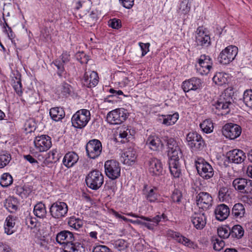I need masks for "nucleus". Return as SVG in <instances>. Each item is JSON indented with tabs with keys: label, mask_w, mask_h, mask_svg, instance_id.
Here are the masks:
<instances>
[{
	"label": "nucleus",
	"mask_w": 252,
	"mask_h": 252,
	"mask_svg": "<svg viewBox=\"0 0 252 252\" xmlns=\"http://www.w3.org/2000/svg\"><path fill=\"white\" fill-rule=\"evenodd\" d=\"M168 148L169 168L171 175L175 178H179L181 174L180 158L182 157V152L176 140L173 138L165 139Z\"/></svg>",
	"instance_id": "nucleus-1"
},
{
	"label": "nucleus",
	"mask_w": 252,
	"mask_h": 252,
	"mask_svg": "<svg viewBox=\"0 0 252 252\" xmlns=\"http://www.w3.org/2000/svg\"><path fill=\"white\" fill-rule=\"evenodd\" d=\"M56 241L64 245V252H82L83 247L81 243L74 242V237L72 232L64 230L56 236Z\"/></svg>",
	"instance_id": "nucleus-2"
},
{
	"label": "nucleus",
	"mask_w": 252,
	"mask_h": 252,
	"mask_svg": "<svg viewBox=\"0 0 252 252\" xmlns=\"http://www.w3.org/2000/svg\"><path fill=\"white\" fill-rule=\"evenodd\" d=\"M232 98L226 93H222L217 99L211 102L212 111L218 115H225L230 111Z\"/></svg>",
	"instance_id": "nucleus-3"
},
{
	"label": "nucleus",
	"mask_w": 252,
	"mask_h": 252,
	"mask_svg": "<svg viewBox=\"0 0 252 252\" xmlns=\"http://www.w3.org/2000/svg\"><path fill=\"white\" fill-rule=\"evenodd\" d=\"M91 119L90 112L85 109L77 111L72 117V126L76 128L82 129L85 127Z\"/></svg>",
	"instance_id": "nucleus-4"
},
{
	"label": "nucleus",
	"mask_w": 252,
	"mask_h": 252,
	"mask_svg": "<svg viewBox=\"0 0 252 252\" xmlns=\"http://www.w3.org/2000/svg\"><path fill=\"white\" fill-rule=\"evenodd\" d=\"M188 146L192 152H198L203 150L205 144L202 136L196 132H190L186 136Z\"/></svg>",
	"instance_id": "nucleus-5"
},
{
	"label": "nucleus",
	"mask_w": 252,
	"mask_h": 252,
	"mask_svg": "<svg viewBox=\"0 0 252 252\" xmlns=\"http://www.w3.org/2000/svg\"><path fill=\"white\" fill-rule=\"evenodd\" d=\"M195 164L198 174L204 179L211 178L214 174V169L210 164L202 158H198Z\"/></svg>",
	"instance_id": "nucleus-6"
},
{
	"label": "nucleus",
	"mask_w": 252,
	"mask_h": 252,
	"mask_svg": "<svg viewBox=\"0 0 252 252\" xmlns=\"http://www.w3.org/2000/svg\"><path fill=\"white\" fill-rule=\"evenodd\" d=\"M103 182V175L101 172L97 170L90 172L86 177L87 186L94 190H97L100 188Z\"/></svg>",
	"instance_id": "nucleus-7"
},
{
	"label": "nucleus",
	"mask_w": 252,
	"mask_h": 252,
	"mask_svg": "<svg viewBox=\"0 0 252 252\" xmlns=\"http://www.w3.org/2000/svg\"><path fill=\"white\" fill-rule=\"evenodd\" d=\"M238 49L234 45H230L223 49L218 58L219 63L227 64L233 61L238 54Z\"/></svg>",
	"instance_id": "nucleus-8"
},
{
	"label": "nucleus",
	"mask_w": 252,
	"mask_h": 252,
	"mask_svg": "<svg viewBox=\"0 0 252 252\" xmlns=\"http://www.w3.org/2000/svg\"><path fill=\"white\" fill-rule=\"evenodd\" d=\"M68 210L67 204L63 201L53 203L49 208L51 216L56 219H62L65 217L67 214Z\"/></svg>",
	"instance_id": "nucleus-9"
},
{
	"label": "nucleus",
	"mask_w": 252,
	"mask_h": 252,
	"mask_svg": "<svg viewBox=\"0 0 252 252\" xmlns=\"http://www.w3.org/2000/svg\"><path fill=\"white\" fill-rule=\"evenodd\" d=\"M106 175L112 180H115L120 176L121 166L119 162L114 159L108 160L104 164Z\"/></svg>",
	"instance_id": "nucleus-10"
},
{
	"label": "nucleus",
	"mask_w": 252,
	"mask_h": 252,
	"mask_svg": "<svg viewBox=\"0 0 252 252\" xmlns=\"http://www.w3.org/2000/svg\"><path fill=\"white\" fill-rule=\"evenodd\" d=\"M197 63L198 65L196 66L197 70L202 75H207L212 68L213 63L209 56L201 55L198 59Z\"/></svg>",
	"instance_id": "nucleus-11"
},
{
	"label": "nucleus",
	"mask_w": 252,
	"mask_h": 252,
	"mask_svg": "<svg viewBox=\"0 0 252 252\" xmlns=\"http://www.w3.org/2000/svg\"><path fill=\"white\" fill-rule=\"evenodd\" d=\"M86 150L89 158L95 159L97 158L101 153V143L97 139L91 140L86 144Z\"/></svg>",
	"instance_id": "nucleus-12"
},
{
	"label": "nucleus",
	"mask_w": 252,
	"mask_h": 252,
	"mask_svg": "<svg viewBox=\"0 0 252 252\" xmlns=\"http://www.w3.org/2000/svg\"><path fill=\"white\" fill-rule=\"evenodd\" d=\"M166 216L164 214L158 215L153 218L140 216V219L148 222H144L140 220H137V221L135 222L137 224L142 225L147 227L149 230H153L154 229L155 227L157 226L159 222L161 221V219L164 220Z\"/></svg>",
	"instance_id": "nucleus-13"
},
{
	"label": "nucleus",
	"mask_w": 252,
	"mask_h": 252,
	"mask_svg": "<svg viewBox=\"0 0 252 252\" xmlns=\"http://www.w3.org/2000/svg\"><path fill=\"white\" fill-rule=\"evenodd\" d=\"M127 116L123 109H116L109 112L107 115V121L112 125L120 124L125 121Z\"/></svg>",
	"instance_id": "nucleus-14"
},
{
	"label": "nucleus",
	"mask_w": 252,
	"mask_h": 252,
	"mask_svg": "<svg viewBox=\"0 0 252 252\" xmlns=\"http://www.w3.org/2000/svg\"><path fill=\"white\" fill-rule=\"evenodd\" d=\"M241 132V127L239 126L232 123L225 124L222 128V134L230 139H235L238 137Z\"/></svg>",
	"instance_id": "nucleus-15"
},
{
	"label": "nucleus",
	"mask_w": 252,
	"mask_h": 252,
	"mask_svg": "<svg viewBox=\"0 0 252 252\" xmlns=\"http://www.w3.org/2000/svg\"><path fill=\"white\" fill-rule=\"evenodd\" d=\"M34 144L38 151L40 152L46 151L51 147V139L46 135L38 136L34 140Z\"/></svg>",
	"instance_id": "nucleus-16"
},
{
	"label": "nucleus",
	"mask_w": 252,
	"mask_h": 252,
	"mask_svg": "<svg viewBox=\"0 0 252 252\" xmlns=\"http://www.w3.org/2000/svg\"><path fill=\"white\" fill-rule=\"evenodd\" d=\"M148 171L152 176H159L164 173L161 161L157 158H151L148 161Z\"/></svg>",
	"instance_id": "nucleus-17"
},
{
	"label": "nucleus",
	"mask_w": 252,
	"mask_h": 252,
	"mask_svg": "<svg viewBox=\"0 0 252 252\" xmlns=\"http://www.w3.org/2000/svg\"><path fill=\"white\" fill-rule=\"evenodd\" d=\"M196 200L198 206L203 210H207L212 205V197L206 192H200L198 193L196 196Z\"/></svg>",
	"instance_id": "nucleus-18"
},
{
	"label": "nucleus",
	"mask_w": 252,
	"mask_h": 252,
	"mask_svg": "<svg viewBox=\"0 0 252 252\" xmlns=\"http://www.w3.org/2000/svg\"><path fill=\"white\" fill-rule=\"evenodd\" d=\"M99 77L96 72L94 71H86L82 80L84 86L91 88L95 87L98 82Z\"/></svg>",
	"instance_id": "nucleus-19"
},
{
	"label": "nucleus",
	"mask_w": 252,
	"mask_h": 252,
	"mask_svg": "<svg viewBox=\"0 0 252 252\" xmlns=\"http://www.w3.org/2000/svg\"><path fill=\"white\" fill-rule=\"evenodd\" d=\"M137 157L136 150L134 148L130 147L126 149L122 154L121 160L125 164L132 165L135 163Z\"/></svg>",
	"instance_id": "nucleus-20"
},
{
	"label": "nucleus",
	"mask_w": 252,
	"mask_h": 252,
	"mask_svg": "<svg viewBox=\"0 0 252 252\" xmlns=\"http://www.w3.org/2000/svg\"><path fill=\"white\" fill-rule=\"evenodd\" d=\"M245 154L239 149H234L226 153V158L229 162L236 164L241 163L246 158Z\"/></svg>",
	"instance_id": "nucleus-21"
},
{
	"label": "nucleus",
	"mask_w": 252,
	"mask_h": 252,
	"mask_svg": "<svg viewBox=\"0 0 252 252\" xmlns=\"http://www.w3.org/2000/svg\"><path fill=\"white\" fill-rule=\"evenodd\" d=\"M145 198L150 202H156L159 196L158 189L153 186L145 185L142 190Z\"/></svg>",
	"instance_id": "nucleus-22"
},
{
	"label": "nucleus",
	"mask_w": 252,
	"mask_h": 252,
	"mask_svg": "<svg viewBox=\"0 0 252 252\" xmlns=\"http://www.w3.org/2000/svg\"><path fill=\"white\" fill-rule=\"evenodd\" d=\"M195 42L198 46L208 47L211 44L210 36L205 33L201 27L197 29Z\"/></svg>",
	"instance_id": "nucleus-23"
},
{
	"label": "nucleus",
	"mask_w": 252,
	"mask_h": 252,
	"mask_svg": "<svg viewBox=\"0 0 252 252\" xmlns=\"http://www.w3.org/2000/svg\"><path fill=\"white\" fill-rule=\"evenodd\" d=\"M201 87V79L192 77L190 79L184 81L182 85V88L185 92L190 91H195Z\"/></svg>",
	"instance_id": "nucleus-24"
},
{
	"label": "nucleus",
	"mask_w": 252,
	"mask_h": 252,
	"mask_svg": "<svg viewBox=\"0 0 252 252\" xmlns=\"http://www.w3.org/2000/svg\"><path fill=\"white\" fill-rule=\"evenodd\" d=\"M216 219L220 221H223L226 219L230 214L229 207L224 204L218 205L214 210Z\"/></svg>",
	"instance_id": "nucleus-25"
},
{
	"label": "nucleus",
	"mask_w": 252,
	"mask_h": 252,
	"mask_svg": "<svg viewBox=\"0 0 252 252\" xmlns=\"http://www.w3.org/2000/svg\"><path fill=\"white\" fill-rule=\"evenodd\" d=\"M146 145L154 151H159L163 147L160 139L156 135H150L146 140Z\"/></svg>",
	"instance_id": "nucleus-26"
},
{
	"label": "nucleus",
	"mask_w": 252,
	"mask_h": 252,
	"mask_svg": "<svg viewBox=\"0 0 252 252\" xmlns=\"http://www.w3.org/2000/svg\"><path fill=\"white\" fill-rule=\"evenodd\" d=\"M17 220L18 217L14 215H10L6 217L4 226L5 233L11 235L16 231L15 225Z\"/></svg>",
	"instance_id": "nucleus-27"
},
{
	"label": "nucleus",
	"mask_w": 252,
	"mask_h": 252,
	"mask_svg": "<svg viewBox=\"0 0 252 252\" xmlns=\"http://www.w3.org/2000/svg\"><path fill=\"white\" fill-rule=\"evenodd\" d=\"M191 221L194 226L197 229H202L206 223V217L204 213H195L191 217Z\"/></svg>",
	"instance_id": "nucleus-28"
},
{
	"label": "nucleus",
	"mask_w": 252,
	"mask_h": 252,
	"mask_svg": "<svg viewBox=\"0 0 252 252\" xmlns=\"http://www.w3.org/2000/svg\"><path fill=\"white\" fill-rule=\"evenodd\" d=\"M167 234L168 236L174 239L178 243H181L186 246L191 247L193 245V243L190 240L182 236L179 232L169 230Z\"/></svg>",
	"instance_id": "nucleus-29"
},
{
	"label": "nucleus",
	"mask_w": 252,
	"mask_h": 252,
	"mask_svg": "<svg viewBox=\"0 0 252 252\" xmlns=\"http://www.w3.org/2000/svg\"><path fill=\"white\" fill-rule=\"evenodd\" d=\"M78 159L79 156L76 153L70 152L65 155L63 162L64 166L70 168L74 165Z\"/></svg>",
	"instance_id": "nucleus-30"
},
{
	"label": "nucleus",
	"mask_w": 252,
	"mask_h": 252,
	"mask_svg": "<svg viewBox=\"0 0 252 252\" xmlns=\"http://www.w3.org/2000/svg\"><path fill=\"white\" fill-rule=\"evenodd\" d=\"M23 100L30 104L37 103L39 95L38 94L32 89H28L24 94Z\"/></svg>",
	"instance_id": "nucleus-31"
},
{
	"label": "nucleus",
	"mask_w": 252,
	"mask_h": 252,
	"mask_svg": "<svg viewBox=\"0 0 252 252\" xmlns=\"http://www.w3.org/2000/svg\"><path fill=\"white\" fill-rule=\"evenodd\" d=\"M43 26V28L40 30L41 36L46 39L49 37L51 32L54 30V24L53 20H45Z\"/></svg>",
	"instance_id": "nucleus-32"
},
{
	"label": "nucleus",
	"mask_w": 252,
	"mask_h": 252,
	"mask_svg": "<svg viewBox=\"0 0 252 252\" xmlns=\"http://www.w3.org/2000/svg\"><path fill=\"white\" fill-rule=\"evenodd\" d=\"M231 215L235 219L241 220L246 215L244 205L242 203L235 204L232 209Z\"/></svg>",
	"instance_id": "nucleus-33"
},
{
	"label": "nucleus",
	"mask_w": 252,
	"mask_h": 252,
	"mask_svg": "<svg viewBox=\"0 0 252 252\" xmlns=\"http://www.w3.org/2000/svg\"><path fill=\"white\" fill-rule=\"evenodd\" d=\"M56 93L62 97H67L72 93V87L66 82L62 83L57 89Z\"/></svg>",
	"instance_id": "nucleus-34"
},
{
	"label": "nucleus",
	"mask_w": 252,
	"mask_h": 252,
	"mask_svg": "<svg viewBox=\"0 0 252 252\" xmlns=\"http://www.w3.org/2000/svg\"><path fill=\"white\" fill-rule=\"evenodd\" d=\"M49 113L52 119L56 122L61 120L65 116L63 109L58 107L51 108Z\"/></svg>",
	"instance_id": "nucleus-35"
},
{
	"label": "nucleus",
	"mask_w": 252,
	"mask_h": 252,
	"mask_svg": "<svg viewBox=\"0 0 252 252\" xmlns=\"http://www.w3.org/2000/svg\"><path fill=\"white\" fill-rule=\"evenodd\" d=\"M247 179L245 178H236L232 183V185L236 190L243 193H246V185Z\"/></svg>",
	"instance_id": "nucleus-36"
},
{
	"label": "nucleus",
	"mask_w": 252,
	"mask_h": 252,
	"mask_svg": "<svg viewBox=\"0 0 252 252\" xmlns=\"http://www.w3.org/2000/svg\"><path fill=\"white\" fill-rule=\"evenodd\" d=\"M32 190V188L31 186L26 185L23 186H17L15 189L16 194L22 198H27L31 193Z\"/></svg>",
	"instance_id": "nucleus-37"
},
{
	"label": "nucleus",
	"mask_w": 252,
	"mask_h": 252,
	"mask_svg": "<svg viewBox=\"0 0 252 252\" xmlns=\"http://www.w3.org/2000/svg\"><path fill=\"white\" fill-rule=\"evenodd\" d=\"M228 74L222 72H217L213 78V81L219 86H222L227 82Z\"/></svg>",
	"instance_id": "nucleus-38"
},
{
	"label": "nucleus",
	"mask_w": 252,
	"mask_h": 252,
	"mask_svg": "<svg viewBox=\"0 0 252 252\" xmlns=\"http://www.w3.org/2000/svg\"><path fill=\"white\" fill-rule=\"evenodd\" d=\"M33 213L35 216L39 218H44L46 217L47 211L44 204L40 202L37 203L34 207Z\"/></svg>",
	"instance_id": "nucleus-39"
},
{
	"label": "nucleus",
	"mask_w": 252,
	"mask_h": 252,
	"mask_svg": "<svg viewBox=\"0 0 252 252\" xmlns=\"http://www.w3.org/2000/svg\"><path fill=\"white\" fill-rule=\"evenodd\" d=\"M162 117L163 118L162 124L169 126L174 125L177 121L179 119V114L176 112L173 114L164 115Z\"/></svg>",
	"instance_id": "nucleus-40"
},
{
	"label": "nucleus",
	"mask_w": 252,
	"mask_h": 252,
	"mask_svg": "<svg viewBox=\"0 0 252 252\" xmlns=\"http://www.w3.org/2000/svg\"><path fill=\"white\" fill-rule=\"evenodd\" d=\"M36 128V123L34 119L27 120L24 125L23 129L26 133L33 132Z\"/></svg>",
	"instance_id": "nucleus-41"
},
{
	"label": "nucleus",
	"mask_w": 252,
	"mask_h": 252,
	"mask_svg": "<svg viewBox=\"0 0 252 252\" xmlns=\"http://www.w3.org/2000/svg\"><path fill=\"white\" fill-rule=\"evenodd\" d=\"M199 126L202 131L206 133L212 132L214 129L213 123L210 119L204 120Z\"/></svg>",
	"instance_id": "nucleus-42"
},
{
	"label": "nucleus",
	"mask_w": 252,
	"mask_h": 252,
	"mask_svg": "<svg viewBox=\"0 0 252 252\" xmlns=\"http://www.w3.org/2000/svg\"><path fill=\"white\" fill-rule=\"evenodd\" d=\"M218 198L221 202H228L230 199V191L227 188H221L218 193Z\"/></svg>",
	"instance_id": "nucleus-43"
},
{
	"label": "nucleus",
	"mask_w": 252,
	"mask_h": 252,
	"mask_svg": "<svg viewBox=\"0 0 252 252\" xmlns=\"http://www.w3.org/2000/svg\"><path fill=\"white\" fill-rule=\"evenodd\" d=\"M230 236L233 238L240 239L244 233V230L243 227L240 225H235L230 229Z\"/></svg>",
	"instance_id": "nucleus-44"
},
{
	"label": "nucleus",
	"mask_w": 252,
	"mask_h": 252,
	"mask_svg": "<svg viewBox=\"0 0 252 252\" xmlns=\"http://www.w3.org/2000/svg\"><path fill=\"white\" fill-rule=\"evenodd\" d=\"M4 206L10 212L16 211L18 208L17 200L11 197L6 199Z\"/></svg>",
	"instance_id": "nucleus-45"
},
{
	"label": "nucleus",
	"mask_w": 252,
	"mask_h": 252,
	"mask_svg": "<svg viewBox=\"0 0 252 252\" xmlns=\"http://www.w3.org/2000/svg\"><path fill=\"white\" fill-rule=\"evenodd\" d=\"M68 225L75 230H78L83 226V222L82 220L75 217H71L69 218L68 221Z\"/></svg>",
	"instance_id": "nucleus-46"
},
{
	"label": "nucleus",
	"mask_w": 252,
	"mask_h": 252,
	"mask_svg": "<svg viewBox=\"0 0 252 252\" xmlns=\"http://www.w3.org/2000/svg\"><path fill=\"white\" fill-rule=\"evenodd\" d=\"M21 75L20 74L18 75L17 77H15V80H13V88L14 89L16 94L19 96H22V85L21 83V80L20 79Z\"/></svg>",
	"instance_id": "nucleus-47"
},
{
	"label": "nucleus",
	"mask_w": 252,
	"mask_h": 252,
	"mask_svg": "<svg viewBox=\"0 0 252 252\" xmlns=\"http://www.w3.org/2000/svg\"><path fill=\"white\" fill-rule=\"evenodd\" d=\"M11 159L10 154L2 151L0 153V168H3L8 164Z\"/></svg>",
	"instance_id": "nucleus-48"
},
{
	"label": "nucleus",
	"mask_w": 252,
	"mask_h": 252,
	"mask_svg": "<svg viewBox=\"0 0 252 252\" xmlns=\"http://www.w3.org/2000/svg\"><path fill=\"white\" fill-rule=\"evenodd\" d=\"M13 179L11 175L8 173L3 174L1 177L0 184L3 187H7L12 184Z\"/></svg>",
	"instance_id": "nucleus-49"
},
{
	"label": "nucleus",
	"mask_w": 252,
	"mask_h": 252,
	"mask_svg": "<svg viewBox=\"0 0 252 252\" xmlns=\"http://www.w3.org/2000/svg\"><path fill=\"white\" fill-rule=\"evenodd\" d=\"M218 234L220 238H227L231 234L230 228L224 225L218 228Z\"/></svg>",
	"instance_id": "nucleus-50"
},
{
	"label": "nucleus",
	"mask_w": 252,
	"mask_h": 252,
	"mask_svg": "<svg viewBox=\"0 0 252 252\" xmlns=\"http://www.w3.org/2000/svg\"><path fill=\"white\" fill-rule=\"evenodd\" d=\"M243 101L248 107L252 109V90H247L244 93Z\"/></svg>",
	"instance_id": "nucleus-51"
},
{
	"label": "nucleus",
	"mask_w": 252,
	"mask_h": 252,
	"mask_svg": "<svg viewBox=\"0 0 252 252\" xmlns=\"http://www.w3.org/2000/svg\"><path fill=\"white\" fill-rule=\"evenodd\" d=\"M114 248L119 251H124L128 247V243L124 239H119L113 243Z\"/></svg>",
	"instance_id": "nucleus-52"
},
{
	"label": "nucleus",
	"mask_w": 252,
	"mask_h": 252,
	"mask_svg": "<svg viewBox=\"0 0 252 252\" xmlns=\"http://www.w3.org/2000/svg\"><path fill=\"white\" fill-rule=\"evenodd\" d=\"M52 63L54 64L55 66L57 68L58 71L57 74L60 77H62L64 73V63H63L60 59H57L55 60Z\"/></svg>",
	"instance_id": "nucleus-53"
},
{
	"label": "nucleus",
	"mask_w": 252,
	"mask_h": 252,
	"mask_svg": "<svg viewBox=\"0 0 252 252\" xmlns=\"http://www.w3.org/2000/svg\"><path fill=\"white\" fill-rule=\"evenodd\" d=\"M117 130V134L120 138L128 139V132H130V131H128V126H123L119 127Z\"/></svg>",
	"instance_id": "nucleus-54"
},
{
	"label": "nucleus",
	"mask_w": 252,
	"mask_h": 252,
	"mask_svg": "<svg viewBox=\"0 0 252 252\" xmlns=\"http://www.w3.org/2000/svg\"><path fill=\"white\" fill-rule=\"evenodd\" d=\"M213 248L215 251H220L224 246V242L219 238H215L213 240Z\"/></svg>",
	"instance_id": "nucleus-55"
},
{
	"label": "nucleus",
	"mask_w": 252,
	"mask_h": 252,
	"mask_svg": "<svg viewBox=\"0 0 252 252\" xmlns=\"http://www.w3.org/2000/svg\"><path fill=\"white\" fill-rule=\"evenodd\" d=\"M48 161L51 162H56L59 159L58 151L56 149L53 150L48 153V157L47 158Z\"/></svg>",
	"instance_id": "nucleus-56"
},
{
	"label": "nucleus",
	"mask_w": 252,
	"mask_h": 252,
	"mask_svg": "<svg viewBox=\"0 0 252 252\" xmlns=\"http://www.w3.org/2000/svg\"><path fill=\"white\" fill-rule=\"evenodd\" d=\"M77 60L82 64L87 63L89 61V57L84 52H78L76 55Z\"/></svg>",
	"instance_id": "nucleus-57"
},
{
	"label": "nucleus",
	"mask_w": 252,
	"mask_h": 252,
	"mask_svg": "<svg viewBox=\"0 0 252 252\" xmlns=\"http://www.w3.org/2000/svg\"><path fill=\"white\" fill-rule=\"evenodd\" d=\"M182 197V194L181 192L179 190H175L171 196V199L174 202L179 203Z\"/></svg>",
	"instance_id": "nucleus-58"
},
{
	"label": "nucleus",
	"mask_w": 252,
	"mask_h": 252,
	"mask_svg": "<svg viewBox=\"0 0 252 252\" xmlns=\"http://www.w3.org/2000/svg\"><path fill=\"white\" fill-rule=\"evenodd\" d=\"M26 225L31 228L34 227L36 224V219L31 216H27L25 219Z\"/></svg>",
	"instance_id": "nucleus-59"
},
{
	"label": "nucleus",
	"mask_w": 252,
	"mask_h": 252,
	"mask_svg": "<svg viewBox=\"0 0 252 252\" xmlns=\"http://www.w3.org/2000/svg\"><path fill=\"white\" fill-rule=\"evenodd\" d=\"M92 252H111V251L106 246L98 245L94 247Z\"/></svg>",
	"instance_id": "nucleus-60"
},
{
	"label": "nucleus",
	"mask_w": 252,
	"mask_h": 252,
	"mask_svg": "<svg viewBox=\"0 0 252 252\" xmlns=\"http://www.w3.org/2000/svg\"><path fill=\"white\" fill-rule=\"evenodd\" d=\"M108 23L109 27L113 29H119L122 26L120 20L116 18L110 20Z\"/></svg>",
	"instance_id": "nucleus-61"
},
{
	"label": "nucleus",
	"mask_w": 252,
	"mask_h": 252,
	"mask_svg": "<svg viewBox=\"0 0 252 252\" xmlns=\"http://www.w3.org/2000/svg\"><path fill=\"white\" fill-rule=\"evenodd\" d=\"M180 8L184 13H187L189 12L190 8V4L189 3V0H185V1H182L180 4Z\"/></svg>",
	"instance_id": "nucleus-62"
},
{
	"label": "nucleus",
	"mask_w": 252,
	"mask_h": 252,
	"mask_svg": "<svg viewBox=\"0 0 252 252\" xmlns=\"http://www.w3.org/2000/svg\"><path fill=\"white\" fill-rule=\"evenodd\" d=\"M139 45L142 51V56L143 57L149 51V48L150 44L149 43H143L139 42Z\"/></svg>",
	"instance_id": "nucleus-63"
},
{
	"label": "nucleus",
	"mask_w": 252,
	"mask_h": 252,
	"mask_svg": "<svg viewBox=\"0 0 252 252\" xmlns=\"http://www.w3.org/2000/svg\"><path fill=\"white\" fill-rule=\"evenodd\" d=\"M60 59H61V61L64 64L67 63L70 59L69 53L66 51H63L60 56Z\"/></svg>",
	"instance_id": "nucleus-64"
}]
</instances>
